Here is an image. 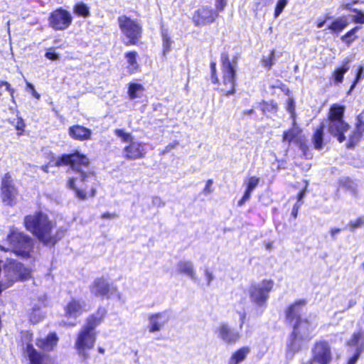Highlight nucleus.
I'll return each mask as SVG.
<instances>
[{"mask_svg": "<svg viewBox=\"0 0 364 364\" xmlns=\"http://www.w3.org/2000/svg\"><path fill=\"white\" fill-rule=\"evenodd\" d=\"M210 69H211V80L213 83L216 84L218 83V78L216 76V64L215 62L210 63Z\"/></svg>", "mask_w": 364, "mask_h": 364, "instance_id": "obj_46", "label": "nucleus"}, {"mask_svg": "<svg viewBox=\"0 0 364 364\" xmlns=\"http://www.w3.org/2000/svg\"><path fill=\"white\" fill-rule=\"evenodd\" d=\"M115 134L119 137L124 142L130 143L133 140V137L130 133L125 132L124 129H116L114 131Z\"/></svg>", "mask_w": 364, "mask_h": 364, "instance_id": "obj_40", "label": "nucleus"}, {"mask_svg": "<svg viewBox=\"0 0 364 364\" xmlns=\"http://www.w3.org/2000/svg\"><path fill=\"white\" fill-rule=\"evenodd\" d=\"M92 134L91 129L79 124L71 126L68 129L69 136L72 139L80 141L91 139Z\"/></svg>", "mask_w": 364, "mask_h": 364, "instance_id": "obj_22", "label": "nucleus"}, {"mask_svg": "<svg viewBox=\"0 0 364 364\" xmlns=\"http://www.w3.org/2000/svg\"><path fill=\"white\" fill-rule=\"evenodd\" d=\"M95 342V331H91L88 330L87 328L83 327L77 336L75 341V346L79 355L82 357L84 360L88 358V355L86 353V350L92 348Z\"/></svg>", "mask_w": 364, "mask_h": 364, "instance_id": "obj_10", "label": "nucleus"}, {"mask_svg": "<svg viewBox=\"0 0 364 364\" xmlns=\"http://www.w3.org/2000/svg\"><path fill=\"white\" fill-rule=\"evenodd\" d=\"M307 186H308V183L306 182V185H305V188L303 191H301L299 195H298V200L300 201L304 196H305V194H306V188H307Z\"/></svg>", "mask_w": 364, "mask_h": 364, "instance_id": "obj_60", "label": "nucleus"}, {"mask_svg": "<svg viewBox=\"0 0 364 364\" xmlns=\"http://www.w3.org/2000/svg\"><path fill=\"white\" fill-rule=\"evenodd\" d=\"M169 320L170 314L168 311H163L149 316V332L155 333L160 331Z\"/></svg>", "mask_w": 364, "mask_h": 364, "instance_id": "obj_19", "label": "nucleus"}, {"mask_svg": "<svg viewBox=\"0 0 364 364\" xmlns=\"http://www.w3.org/2000/svg\"><path fill=\"white\" fill-rule=\"evenodd\" d=\"M341 232L339 228H333L331 230V235L333 237Z\"/></svg>", "mask_w": 364, "mask_h": 364, "instance_id": "obj_63", "label": "nucleus"}, {"mask_svg": "<svg viewBox=\"0 0 364 364\" xmlns=\"http://www.w3.org/2000/svg\"><path fill=\"white\" fill-rule=\"evenodd\" d=\"M213 183V181L212 179H208L207 181L206 184H205V187L203 189V193L205 195H208V194H210L212 192L211 187H212Z\"/></svg>", "mask_w": 364, "mask_h": 364, "instance_id": "obj_54", "label": "nucleus"}, {"mask_svg": "<svg viewBox=\"0 0 364 364\" xmlns=\"http://www.w3.org/2000/svg\"><path fill=\"white\" fill-rule=\"evenodd\" d=\"M144 145L139 141H132L123 149L124 157L129 160H135L145 156Z\"/></svg>", "mask_w": 364, "mask_h": 364, "instance_id": "obj_18", "label": "nucleus"}, {"mask_svg": "<svg viewBox=\"0 0 364 364\" xmlns=\"http://www.w3.org/2000/svg\"><path fill=\"white\" fill-rule=\"evenodd\" d=\"M137 53L135 51L128 52L125 54L127 60V70L129 74H133L139 70V65L137 62Z\"/></svg>", "mask_w": 364, "mask_h": 364, "instance_id": "obj_30", "label": "nucleus"}, {"mask_svg": "<svg viewBox=\"0 0 364 364\" xmlns=\"http://www.w3.org/2000/svg\"><path fill=\"white\" fill-rule=\"evenodd\" d=\"M299 205L296 204L292 209L291 215L294 218L297 217L298 211H299Z\"/></svg>", "mask_w": 364, "mask_h": 364, "instance_id": "obj_61", "label": "nucleus"}, {"mask_svg": "<svg viewBox=\"0 0 364 364\" xmlns=\"http://www.w3.org/2000/svg\"><path fill=\"white\" fill-rule=\"evenodd\" d=\"M86 311L85 301L73 299L68 303L65 309V316L68 319L65 324L70 326H75L76 318Z\"/></svg>", "mask_w": 364, "mask_h": 364, "instance_id": "obj_14", "label": "nucleus"}, {"mask_svg": "<svg viewBox=\"0 0 364 364\" xmlns=\"http://www.w3.org/2000/svg\"><path fill=\"white\" fill-rule=\"evenodd\" d=\"M355 14L351 16L352 20L355 23H364V12L357 9H353Z\"/></svg>", "mask_w": 364, "mask_h": 364, "instance_id": "obj_42", "label": "nucleus"}, {"mask_svg": "<svg viewBox=\"0 0 364 364\" xmlns=\"http://www.w3.org/2000/svg\"><path fill=\"white\" fill-rule=\"evenodd\" d=\"M144 88L142 85L139 83H129L128 89V95L130 100L141 97Z\"/></svg>", "mask_w": 364, "mask_h": 364, "instance_id": "obj_33", "label": "nucleus"}, {"mask_svg": "<svg viewBox=\"0 0 364 364\" xmlns=\"http://www.w3.org/2000/svg\"><path fill=\"white\" fill-rule=\"evenodd\" d=\"M323 128L324 125L322 124L320 128L316 131L313 137L314 147L317 149H321L323 147Z\"/></svg>", "mask_w": 364, "mask_h": 364, "instance_id": "obj_36", "label": "nucleus"}, {"mask_svg": "<svg viewBox=\"0 0 364 364\" xmlns=\"http://www.w3.org/2000/svg\"><path fill=\"white\" fill-rule=\"evenodd\" d=\"M26 87L27 90L31 92L33 97L36 98L37 100L40 99L41 95L36 91L34 86L31 83L26 81Z\"/></svg>", "mask_w": 364, "mask_h": 364, "instance_id": "obj_48", "label": "nucleus"}, {"mask_svg": "<svg viewBox=\"0 0 364 364\" xmlns=\"http://www.w3.org/2000/svg\"><path fill=\"white\" fill-rule=\"evenodd\" d=\"M118 24L122 33L128 38L127 45H135L141 38L142 28L139 23L122 15L118 17Z\"/></svg>", "mask_w": 364, "mask_h": 364, "instance_id": "obj_6", "label": "nucleus"}, {"mask_svg": "<svg viewBox=\"0 0 364 364\" xmlns=\"http://www.w3.org/2000/svg\"><path fill=\"white\" fill-rule=\"evenodd\" d=\"M222 61L223 83L225 87L221 89V92L228 96L235 93V70L227 55L223 56Z\"/></svg>", "mask_w": 364, "mask_h": 364, "instance_id": "obj_7", "label": "nucleus"}, {"mask_svg": "<svg viewBox=\"0 0 364 364\" xmlns=\"http://www.w3.org/2000/svg\"><path fill=\"white\" fill-rule=\"evenodd\" d=\"M364 132V124L360 123L357 125L353 132L348 136V143L346 144L348 148L354 146L360 139L362 134Z\"/></svg>", "mask_w": 364, "mask_h": 364, "instance_id": "obj_31", "label": "nucleus"}, {"mask_svg": "<svg viewBox=\"0 0 364 364\" xmlns=\"http://www.w3.org/2000/svg\"><path fill=\"white\" fill-rule=\"evenodd\" d=\"M56 166H69L77 176L68 178L67 186L75 192L80 200L94 197L96 194L97 180L95 172L89 168L90 160L87 156L76 151L71 154L59 156L54 161Z\"/></svg>", "mask_w": 364, "mask_h": 364, "instance_id": "obj_1", "label": "nucleus"}, {"mask_svg": "<svg viewBox=\"0 0 364 364\" xmlns=\"http://www.w3.org/2000/svg\"><path fill=\"white\" fill-rule=\"evenodd\" d=\"M74 12L75 14L85 18L90 14V8L82 2H79L75 6Z\"/></svg>", "mask_w": 364, "mask_h": 364, "instance_id": "obj_37", "label": "nucleus"}, {"mask_svg": "<svg viewBox=\"0 0 364 364\" xmlns=\"http://www.w3.org/2000/svg\"><path fill=\"white\" fill-rule=\"evenodd\" d=\"M301 130L296 124L295 119L293 116V127L290 130L284 132L283 141L289 143H301Z\"/></svg>", "mask_w": 364, "mask_h": 364, "instance_id": "obj_24", "label": "nucleus"}, {"mask_svg": "<svg viewBox=\"0 0 364 364\" xmlns=\"http://www.w3.org/2000/svg\"><path fill=\"white\" fill-rule=\"evenodd\" d=\"M32 249V240L17 230L11 231L6 238L0 242L1 251L12 252L22 257H29Z\"/></svg>", "mask_w": 364, "mask_h": 364, "instance_id": "obj_3", "label": "nucleus"}, {"mask_svg": "<svg viewBox=\"0 0 364 364\" xmlns=\"http://www.w3.org/2000/svg\"><path fill=\"white\" fill-rule=\"evenodd\" d=\"M364 225V218H358L355 220H352L349 223V227L351 231H354L355 229L361 228Z\"/></svg>", "mask_w": 364, "mask_h": 364, "instance_id": "obj_45", "label": "nucleus"}, {"mask_svg": "<svg viewBox=\"0 0 364 364\" xmlns=\"http://www.w3.org/2000/svg\"><path fill=\"white\" fill-rule=\"evenodd\" d=\"M333 355L330 344L326 341H316L311 349V362L318 364H330Z\"/></svg>", "mask_w": 364, "mask_h": 364, "instance_id": "obj_9", "label": "nucleus"}, {"mask_svg": "<svg viewBox=\"0 0 364 364\" xmlns=\"http://www.w3.org/2000/svg\"><path fill=\"white\" fill-rule=\"evenodd\" d=\"M305 303L303 301H297L291 304L286 311V316L287 320L290 322L296 320L297 321L299 318L300 313Z\"/></svg>", "mask_w": 364, "mask_h": 364, "instance_id": "obj_27", "label": "nucleus"}, {"mask_svg": "<svg viewBox=\"0 0 364 364\" xmlns=\"http://www.w3.org/2000/svg\"><path fill=\"white\" fill-rule=\"evenodd\" d=\"M252 192L246 190L242 198L238 202V205L242 206L247 200H248L250 198Z\"/></svg>", "mask_w": 364, "mask_h": 364, "instance_id": "obj_51", "label": "nucleus"}, {"mask_svg": "<svg viewBox=\"0 0 364 364\" xmlns=\"http://www.w3.org/2000/svg\"><path fill=\"white\" fill-rule=\"evenodd\" d=\"M73 17L70 12L63 9L53 11L49 17V25L55 31H63L70 26Z\"/></svg>", "mask_w": 364, "mask_h": 364, "instance_id": "obj_12", "label": "nucleus"}, {"mask_svg": "<svg viewBox=\"0 0 364 364\" xmlns=\"http://www.w3.org/2000/svg\"><path fill=\"white\" fill-rule=\"evenodd\" d=\"M204 274L207 282V284L210 285L212 281L214 279V275L213 272L207 268L204 270Z\"/></svg>", "mask_w": 364, "mask_h": 364, "instance_id": "obj_49", "label": "nucleus"}, {"mask_svg": "<svg viewBox=\"0 0 364 364\" xmlns=\"http://www.w3.org/2000/svg\"><path fill=\"white\" fill-rule=\"evenodd\" d=\"M114 216H115L114 214H110L109 213H106L102 215V218L104 219H107V218L111 219V218H114Z\"/></svg>", "mask_w": 364, "mask_h": 364, "instance_id": "obj_64", "label": "nucleus"}, {"mask_svg": "<svg viewBox=\"0 0 364 364\" xmlns=\"http://www.w3.org/2000/svg\"><path fill=\"white\" fill-rule=\"evenodd\" d=\"M177 271L180 274L188 276L192 280L196 279V273L192 262L181 260L177 264Z\"/></svg>", "mask_w": 364, "mask_h": 364, "instance_id": "obj_26", "label": "nucleus"}, {"mask_svg": "<svg viewBox=\"0 0 364 364\" xmlns=\"http://www.w3.org/2000/svg\"><path fill=\"white\" fill-rule=\"evenodd\" d=\"M226 4L227 1L225 0H217L215 6L219 11H221L226 6Z\"/></svg>", "mask_w": 364, "mask_h": 364, "instance_id": "obj_56", "label": "nucleus"}, {"mask_svg": "<svg viewBox=\"0 0 364 364\" xmlns=\"http://www.w3.org/2000/svg\"><path fill=\"white\" fill-rule=\"evenodd\" d=\"M316 324L313 321L307 318H299L296 321L294 325L293 332L301 338L310 340L312 337V333L316 328Z\"/></svg>", "mask_w": 364, "mask_h": 364, "instance_id": "obj_16", "label": "nucleus"}, {"mask_svg": "<svg viewBox=\"0 0 364 364\" xmlns=\"http://www.w3.org/2000/svg\"><path fill=\"white\" fill-rule=\"evenodd\" d=\"M215 333L218 339L228 345L236 343L240 339V333L232 328L228 323H220L215 331Z\"/></svg>", "mask_w": 364, "mask_h": 364, "instance_id": "obj_13", "label": "nucleus"}, {"mask_svg": "<svg viewBox=\"0 0 364 364\" xmlns=\"http://www.w3.org/2000/svg\"><path fill=\"white\" fill-rule=\"evenodd\" d=\"M105 316V310H99L96 314L89 316L87 319V323L84 328H87L91 331H95V328L101 323Z\"/></svg>", "mask_w": 364, "mask_h": 364, "instance_id": "obj_28", "label": "nucleus"}, {"mask_svg": "<svg viewBox=\"0 0 364 364\" xmlns=\"http://www.w3.org/2000/svg\"><path fill=\"white\" fill-rule=\"evenodd\" d=\"M306 341H308L306 339L292 332L287 342V356L292 358L296 353L301 350Z\"/></svg>", "mask_w": 364, "mask_h": 364, "instance_id": "obj_21", "label": "nucleus"}, {"mask_svg": "<svg viewBox=\"0 0 364 364\" xmlns=\"http://www.w3.org/2000/svg\"><path fill=\"white\" fill-rule=\"evenodd\" d=\"M217 16V13L212 9L203 7L195 12L193 21L196 26H201L213 23Z\"/></svg>", "mask_w": 364, "mask_h": 364, "instance_id": "obj_17", "label": "nucleus"}, {"mask_svg": "<svg viewBox=\"0 0 364 364\" xmlns=\"http://www.w3.org/2000/svg\"><path fill=\"white\" fill-rule=\"evenodd\" d=\"M43 316L44 314L41 311V306L38 305H34L28 314L29 320L33 323L40 322L43 319Z\"/></svg>", "mask_w": 364, "mask_h": 364, "instance_id": "obj_34", "label": "nucleus"}, {"mask_svg": "<svg viewBox=\"0 0 364 364\" xmlns=\"http://www.w3.org/2000/svg\"><path fill=\"white\" fill-rule=\"evenodd\" d=\"M252 192L246 190L242 198L238 202V205L242 206L247 200H248L250 198Z\"/></svg>", "mask_w": 364, "mask_h": 364, "instance_id": "obj_53", "label": "nucleus"}, {"mask_svg": "<svg viewBox=\"0 0 364 364\" xmlns=\"http://www.w3.org/2000/svg\"><path fill=\"white\" fill-rule=\"evenodd\" d=\"M259 182V178L256 176L250 177L247 183V188L246 190L252 192L253 190L257 186Z\"/></svg>", "mask_w": 364, "mask_h": 364, "instance_id": "obj_44", "label": "nucleus"}, {"mask_svg": "<svg viewBox=\"0 0 364 364\" xmlns=\"http://www.w3.org/2000/svg\"><path fill=\"white\" fill-rule=\"evenodd\" d=\"M6 277L9 285L18 281L28 279L31 276V271L25 267L21 263L10 260L4 267Z\"/></svg>", "mask_w": 364, "mask_h": 364, "instance_id": "obj_8", "label": "nucleus"}, {"mask_svg": "<svg viewBox=\"0 0 364 364\" xmlns=\"http://www.w3.org/2000/svg\"><path fill=\"white\" fill-rule=\"evenodd\" d=\"M360 28V26H355V28H352L341 37L342 41L348 46H350L357 38L356 33Z\"/></svg>", "mask_w": 364, "mask_h": 364, "instance_id": "obj_35", "label": "nucleus"}, {"mask_svg": "<svg viewBox=\"0 0 364 364\" xmlns=\"http://www.w3.org/2000/svg\"><path fill=\"white\" fill-rule=\"evenodd\" d=\"M162 38H163V53L166 55L171 50L172 41L171 40L170 36L167 31H162Z\"/></svg>", "mask_w": 364, "mask_h": 364, "instance_id": "obj_39", "label": "nucleus"}, {"mask_svg": "<svg viewBox=\"0 0 364 364\" xmlns=\"http://www.w3.org/2000/svg\"><path fill=\"white\" fill-rule=\"evenodd\" d=\"M350 67L346 63L341 68L336 69L333 73L335 82L341 83L343 82L344 74L349 70Z\"/></svg>", "mask_w": 364, "mask_h": 364, "instance_id": "obj_38", "label": "nucleus"}, {"mask_svg": "<svg viewBox=\"0 0 364 364\" xmlns=\"http://www.w3.org/2000/svg\"><path fill=\"white\" fill-rule=\"evenodd\" d=\"M26 354L30 364H56L54 358L48 355L38 352L31 344H28Z\"/></svg>", "mask_w": 364, "mask_h": 364, "instance_id": "obj_20", "label": "nucleus"}, {"mask_svg": "<svg viewBox=\"0 0 364 364\" xmlns=\"http://www.w3.org/2000/svg\"><path fill=\"white\" fill-rule=\"evenodd\" d=\"M274 51L272 50L269 55V60L264 62V65L266 67L270 68L272 65V64H273L272 59L274 58Z\"/></svg>", "mask_w": 364, "mask_h": 364, "instance_id": "obj_59", "label": "nucleus"}, {"mask_svg": "<svg viewBox=\"0 0 364 364\" xmlns=\"http://www.w3.org/2000/svg\"><path fill=\"white\" fill-rule=\"evenodd\" d=\"M26 228L46 245H54L60 239L58 232L53 234L55 223L42 212L27 215L24 219Z\"/></svg>", "mask_w": 364, "mask_h": 364, "instance_id": "obj_2", "label": "nucleus"}, {"mask_svg": "<svg viewBox=\"0 0 364 364\" xmlns=\"http://www.w3.org/2000/svg\"><path fill=\"white\" fill-rule=\"evenodd\" d=\"M347 345L354 352L361 354L364 350V332L358 331L352 335Z\"/></svg>", "mask_w": 364, "mask_h": 364, "instance_id": "obj_23", "label": "nucleus"}, {"mask_svg": "<svg viewBox=\"0 0 364 364\" xmlns=\"http://www.w3.org/2000/svg\"><path fill=\"white\" fill-rule=\"evenodd\" d=\"M90 291L94 296L102 298H109L117 293V287L102 277L95 279L90 286Z\"/></svg>", "mask_w": 364, "mask_h": 364, "instance_id": "obj_11", "label": "nucleus"}, {"mask_svg": "<svg viewBox=\"0 0 364 364\" xmlns=\"http://www.w3.org/2000/svg\"><path fill=\"white\" fill-rule=\"evenodd\" d=\"M345 106L333 104L328 114L327 130L336 137L339 142L346 140V133L349 130V125L343 120Z\"/></svg>", "mask_w": 364, "mask_h": 364, "instance_id": "obj_4", "label": "nucleus"}, {"mask_svg": "<svg viewBox=\"0 0 364 364\" xmlns=\"http://www.w3.org/2000/svg\"><path fill=\"white\" fill-rule=\"evenodd\" d=\"M348 25V21L346 16H341L335 19L328 27L334 33L342 31Z\"/></svg>", "mask_w": 364, "mask_h": 364, "instance_id": "obj_32", "label": "nucleus"}, {"mask_svg": "<svg viewBox=\"0 0 364 364\" xmlns=\"http://www.w3.org/2000/svg\"><path fill=\"white\" fill-rule=\"evenodd\" d=\"M0 87H4L6 90L9 91L11 94V96L13 97V94H14V89H12L11 87V85L9 82H6V81H1L0 82Z\"/></svg>", "mask_w": 364, "mask_h": 364, "instance_id": "obj_55", "label": "nucleus"}, {"mask_svg": "<svg viewBox=\"0 0 364 364\" xmlns=\"http://www.w3.org/2000/svg\"><path fill=\"white\" fill-rule=\"evenodd\" d=\"M251 348L249 346H243L232 353L228 364H240L244 361L250 353Z\"/></svg>", "mask_w": 364, "mask_h": 364, "instance_id": "obj_29", "label": "nucleus"}, {"mask_svg": "<svg viewBox=\"0 0 364 364\" xmlns=\"http://www.w3.org/2000/svg\"><path fill=\"white\" fill-rule=\"evenodd\" d=\"M17 191L13 184L11 177L6 175L2 180L1 196L2 202L9 206H13L16 204Z\"/></svg>", "mask_w": 364, "mask_h": 364, "instance_id": "obj_15", "label": "nucleus"}, {"mask_svg": "<svg viewBox=\"0 0 364 364\" xmlns=\"http://www.w3.org/2000/svg\"><path fill=\"white\" fill-rule=\"evenodd\" d=\"M274 285V281L272 279H264L259 282L252 284L249 289L251 301L257 306H264L269 299V293Z\"/></svg>", "mask_w": 364, "mask_h": 364, "instance_id": "obj_5", "label": "nucleus"}, {"mask_svg": "<svg viewBox=\"0 0 364 364\" xmlns=\"http://www.w3.org/2000/svg\"><path fill=\"white\" fill-rule=\"evenodd\" d=\"M360 355V353L354 352L353 356L350 357L349 358V360H348L347 364H355L357 363Z\"/></svg>", "mask_w": 364, "mask_h": 364, "instance_id": "obj_58", "label": "nucleus"}, {"mask_svg": "<svg viewBox=\"0 0 364 364\" xmlns=\"http://www.w3.org/2000/svg\"><path fill=\"white\" fill-rule=\"evenodd\" d=\"M363 68L360 67L359 70H358V73H357L356 78H355L353 84L350 87L349 92L353 90V88L355 87V85L357 84V82H358L360 78L361 77V74L363 73Z\"/></svg>", "mask_w": 364, "mask_h": 364, "instance_id": "obj_57", "label": "nucleus"}, {"mask_svg": "<svg viewBox=\"0 0 364 364\" xmlns=\"http://www.w3.org/2000/svg\"><path fill=\"white\" fill-rule=\"evenodd\" d=\"M11 124L15 127L17 130V134L21 135L24 131L25 123L22 118L16 117L11 121Z\"/></svg>", "mask_w": 364, "mask_h": 364, "instance_id": "obj_41", "label": "nucleus"}, {"mask_svg": "<svg viewBox=\"0 0 364 364\" xmlns=\"http://www.w3.org/2000/svg\"><path fill=\"white\" fill-rule=\"evenodd\" d=\"M252 192L246 190L242 198L238 202V205L242 206L247 200H248L250 198Z\"/></svg>", "mask_w": 364, "mask_h": 364, "instance_id": "obj_50", "label": "nucleus"}, {"mask_svg": "<svg viewBox=\"0 0 364 364\" xmlns=\"http://www.w3.org/2000/svg\"><path fill=\"white\" fill-rule=\"evenodd\" d=\"M252 192L246 190L242 198L238 202V205L242 206L247 200H248L250 198Z\"/></svg>", "mask_w": 364, "mask_h": 364, "instance_id": "obj_52", "label": "nucleus"}, {"mask_svg": "<svg viewBox=\"0 0 364 364\" xmlns=\"http://www.w3.org/2000/svg\"><path fill=\"white\" fill-rule=\"evenodd\" d=\"M287 3L288 0H278L274 11L275 18H277L282 14Z\"/></svg>", "mask_w": 364, "mask_h": 364, "instance_id": "obj_43", "label": "nucleus"}, {"mask_svg": "<svg viewBox=\"0 0 364 364\" xmlns=\"http://www.w3.org/2000/svg\"><path fill=\"white\" fill-rule=\"evenodd\" d=\"M46 58L52 60H57L59 59L58 54L55 53L53 48H50L45 54Z\"/></svg>", "mask_w": 364, "mask_h": 364, "instance_id": "obj_47", "label": "nucleus"}, {"mask_svg": "<svg viewBox=\"0 0 364 364\" xmlns=\"http://www.w3.org/2000/svg\"><path fill=\"white\" fill-rule=\"evenodd\" d=\"M58 338L55 333H50L46 338H38L36 341V345L47 351L52 350L57 345Z\"/></svg>", "mask_w": 364, "mask_h": 364, "instance_id": "obj_25", "label": "nucleus"}, {"mask_svg": "<svg viewBox=\"0 0 364 364\" xmlns=\"http://www.w3.org/2000/svg\"><path fill=\"white\" fill-rule=\"evenodd\" d=\"M287 109L289 112H292L294 109V101L292 99H289Z\"/></svg>", "mask_w": 364, "mask_h": 364, "instance_id": "obj_62", "label": "nucleus"}]
</instances>
